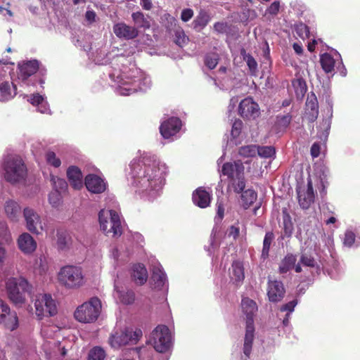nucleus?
I'll return each instance as SVG.
<instances>
[{"label": "nucleus", "mask_w": 360, "mask_h": 360, "mask_svg": "<svg viewBox=\"0 0 360 360\" xmlns=\"http://www.w3.org/2000/svg\"><path fill=\"white\" fill-rule=\"evenodd\" d=\"M167 174L165 162L154 155L144 153L131 161L127 177L135 193L152 200L160 195Z\"/></svg>", "instance_id": "f257e3e1"}, {"label": "nucleus", "mask_w": 360, "mask_h": 360, "mask_svg": "<svg viewBox=\"0 0 360 360\" xmlns=\"http://www.w3.org/2000/svg\"><path fill=\"white\" fill-rule=\"evenodd\" d=\"M109 77L116 84V92L129 96L139 91H146L151 86L150 78L139 69L131 56L122 55L112 58Z\"/></svg>", "instance_id": "f03ea898"}, {"label": "nucleus", "mask_w": 360, "mask_h": 360, "mask_svg": "<svg viewBox=\"0 0 360 360\" xmlns=\"http://www.w3.org/2000/svg\"><path fill=\"white\" fill-rule=\"evenodd\" d=\"M1 172L11 184L22 183L27 176V169L22 159L15 155L6 156L1 164Z\"/></svg>", "instance_id": "7ed1b4c3"}, {"label": "nucleus", "mask_w": 360, "mask_h": 360, "mask_svg": "<svg viewBox=\"0 0 360 360\" xmlns=\"http://www.w3.org/2000/svg\"><path fill=\"white\" fill-rule=\"evenodd\" d=\"M241 307L247 319L246 330L243 345V354L245 356L244 360H247L251 353L252 342L254 340L255 328L253 324V316L257 311V305L254 300L248 297H244L241 302Z\"/></svg>", "instance_id": "20e7f679"}, {"label": "nucleus", "mask_w": 360, "mask_h": 360, "mask_svg": "<svg viewBox=\"0 0 360 360\" xmlns=\"http://www.w3.org/2000/svg\"><path fill=\"white\" fill-rule=\"evenodd\" d=\"M6 288L9 300L15 305L20 307L26 300L30 285L27 281L21 276L11 277L6 282Z\"/></svg>", "instance_id": "39448f33"}, {"label": "nucleus", "mask_w": 360, "mask_h": 360, "mask_svg": "<svg viewBox=\"0 0 360 360\" xmlns=\"http://www.w3.org/2000/svg\"><path fill=\"white\" fill-rule=\"evenodd\" d=\"M58 280L67 289H77L84 283V276L82 267L75 265L63 266L58 274Z\"/></svg>", "instance_id": "423d86ee"}, {"label": "nucleus", "mask_w": 360, "mask_h": 360, "mask_svg": "<svg viewBox=\"0 0 360 360\" xmlns=\"http://www.w3.org/2000/svg\"><path fill=\"white\" fill-rule=\"evenodd\" d=\"M100 228L105 234L113 237L120 236L122 233L121 219L119 214L112 210H101L98 214Z\"/></svg>", "instance_id": "0eeeda50"}, {"label": "nucleus", "mask_w": 360, "mask_h": 360, "mask_svg": "<svg viewBox=\"0 0 360 360\" xmlns=\"http://www.w3.org/2000/svg\"><path fill=\"white\" fill-rule=\"evenodd\" d=\"M101 310V302L98 297H92L89 301L79 306L75 311V319L81 323L95 321Z\"/></svg>", "instance_id": "6e6552de"}, {"label": "nucleus", "mask_w": 360, "mask_h": 360, "mask_svg": "<svg viewBox=\"0 0 360 360\" xmlns=\"http://www.w3.org/2000/svg\"><path fill=\"white\" fill-rule=\"evenodd\" d=\"M245 186V179L240 173H236V176H232L229 184V188L233 189L236 193L242 192L240 196V205L244 209L250 207L257 200V194L252 189H247L243 191Z\"/></svg>", "instance_id": "1a4fd4ad"}, {"label": "nucleus", "mask_w": 360, "mask_h": 360, "mask_svg": "<svg viewBox=\"0 0 360 360\" xmlns=\"http://www.w3.org/2000/svg\"><path fill=\"white\" fill-rule=\"evenodd\" d=\"M141 335V330L133 331L132 329L127 328L114 331L110 335L108 342L112 348L118 349L126 345L136 344Z\"/></svg>", "instance_id": "9d476101"}, {"label": "nucleus", "mask_w": 360, "mask_h": 360, "mask_svg": "<svg viewBox=\"0 0 360 360\" xmlns=\"http://www.w3.org/2000/svg\"><path fill=\"white\" fill-rule=\"evenodd\" d=\"M217 214L214 217V226L210 238V248L208 251L214 253L219 248L221 238L224 236L222 220L224 217V204L222 200H218L217 203Z\"/></svg>", "instance_id": "9b49d317"}, {"label": "nucleus", "mask_w": 360, "mask_h": 360, "mask_svg": "<svg viewBox=\"0 0 360 360\" xmlns=\"http://www.w3.org/2000/svg\"><path fill=\"white\" fill-rule=\"evenodd\" d=\"M154 349L160 353L167 352L172 345V336L166 326H158L151 333L149 340Z\"/></svg>", "instance_id": "f8f14e48"}, {"label": "nucleus", "mask_w": 360, "mask_h": 360, "mask_svg": "<svg viewBox=\"0 0 360 360\" xmlns=\"http://www.w3.org/2000/svg\"><path fill=\"white\" fill-rule=\"evenodd\" d=\"M36 314L39 319L44 316H53L57 312L55 300L49 294H39L34 301Z\"/></svg>", "instance_id": "ddd939ff"}, {"label": "nucleus", "mask_w": 360, "mask_h": 360, "mask_svg": "<svg viewBox=\"0 0 360 360\" xmlns=\"http://www.w3.org/2000/svg\"><path fill=\"white\" fill-rule=\"evenodd\" d=\"M22 213L26 228L30 232L39 235L41 231H46L45 223L42 222L40 215L34 209L25 207Z\"/></svg>", "instance_id": "4468645a"}, {"label": "nucleus", "mask_w": 360, "mask_h": 360, "mask_svg": "<svg viewBox=\"0 0 360 360\" xmlns=\"http://www.w3.org/2000/svg\"><path fill=\"white\" fill-rule=\"evenodd\" d=\"M238 113L245 119L255 120L260 115V108L252 98L247 97L240 102Z\"/></svg>", "instance_id": "2eb2a0df"}, {"label": "nucleus", "mask_w": 360, "mask_h": 360, "mask_svg": "<svg viewBox=\"0 0 360 360\" xmlns=\"http://www.w3.org/2000/svg\"><path fill=\"white\" fill-rule=\"evenodd\" d=\"M4 323L10 330H14L18 326V319L15 312H11L9 307L0 301V323Z\"/></svg>", "instance_id": "dca6fc26"}, {"label": "nucleus", "mask_w": 360, "mask_h": 360, "mask_svg": "<svg viewBox=\"0 0 360 360\" xmlns=\"http://www.w3.org/2000/svg\"><path fill=\"white\" fill-rule=\"evenodd\" d=\"M181 127V120L176 117H172L161 123L160 131L164 139H169L175 136L180 131Z\"/></svg>", "instance_id": "f3484780"}, {"label": "nucleus", "mask_w": 360, "mask_h": 360, "mask_svg": "<svg viewBox=\"0 0 360 360\" xmlns=\"http://www.w3.org/2000/svg\"><path fill=\"white\" fill-rule=\"evenodd\" d=\"M18 69V79L28 86L29 82H27V81L30 77L38 70L39 62L37 60H32L19 63Z\"/></svg>", "instance_id": "a211bd4d"}, {"label": "nucleus", "mask_w": 360, "mask_h": 360, "mask_svg": "<svg viewBox=\"0 0 360 360\" xmlns=\"http://www.w3.org/2000/svg\"><path fill=\"white\" fill-rule=\"evenodd\" d=\"M84 182L87 190L93 193H102L107 188L105 179L96 174H88Z\"/></svg>", "instance_id": "6ab92c4d"}, {"label": "nucleus", "mask_w": 360, "mask_h": 360, "mask_svg": "<svg viewBox=\"0 0 360 360\" xmlns=\"http://www.w3.org/2000/svg\"><path fill=\"white\" fill-rule=\"evenodd\" d=\"M113 32L117 37L124 39H132L139 34L136 27L127 25L124 22H118L114 25Z\"/></svg>", "instance_id": "aec40b11"}, {"label": "nucleus", "mask_w": 360, "mask_h": 360, "mask_svg": "<svg viewBox=\"0 0 360 360\" xmlns=\"http://www.w3.org/2000/svg\"><path fill=\"white\" fill-rule=\"evenodd\" d=\"M285 288L282 282L278 281H269L267 287V296L272 302L281 301L285 295Z\"/></svg>", "instance_id": "412c9836"}, {"label": "nucleus", "mask_w": 360, "mask_h": 360, "mask_svg": "<svg viewBox=\"0 0 360 360\" xmlns=\"http://www.w3.org/2000/svg\"><path fill=\"white\" fill-rule=\"evenodd\" d=\"M18 248L25 255H31L37 249V244L34 238L28 233L20 234L17 240Z\"/></svg>", "instance_id": "4be33fe9"}, {"label": "nucleus", "mask_w": 360, "mask_h": 360, "mask_svg": "<svg viewBox=\"0 0 360 360\" xmlns=\"http://www.w3.org/2000/svg\"><path fill=\"white\" fill-rule=\"evenodd\" d=\"M152 271V280L154 283V287L160 290L167 288V277L162 266L159 263L153 265Z\"/></svg>", "instance_id": "5701e85b"}, {"label": "nucleus", "mask_w": 360, "mask_h": 360, "mask_svg": "<svg viewBox=\"0 0 360 360\" xmlns=\"http://www.w3.org/2000/svg\"><path fill=\"white\" fill-rule=\"evenodd\" d=\"M211 193L203 187L198 188L193 193V203L200 208L207 207L211 202Z\"/></svg>", "instance_id": "b1692460"}, {"label": "nucleus", "mask_w": 360, "mask_h": 360, "mask_svg": "<svg viewBox=\"0 0 360 360\" xmlns=\"http://www.w3.org/2000/svg\"><path fill=\"white\" fill-rule=\"evenodd\" d=\"M298 200L300 205L303 209H307L314 202V193L313 191L312 182L311 180L307 181V189L297 191Z\"/></svg>", "instance_id": "393cba45"}, {"label": "nucleus", "mask_w": 360, "mask_h": 360, "mask_svg": "<svg viewBox=\"0 0 360 360\" xmlns=\"http://www.w3.org/2000/svg\"><path fill=\"white\" fill-rule=\"evenodd\" d=\"M4 211L7 217L13 222L19 221L22 209L20 204L14 200H7L4 204Z\"/></svg>", "instance_id": "a878e982"}, {"label": "nucleus", "mask_w": 360, "mask_h": 360, "mask_svg": "<svg viewBox=\"0 0 360 360\" xmlns=\"http://www.w3.org/2000/svg\"><path fill=\"white\" fill-rule=\"evenodd\" d=\"M67 176L70 185L77 190L83 186V177L81 170L76 166H70L67 170Z\"/></svg>", "instance_id": "bb28decb"}, {"label": "nucleus", "mask_w": 360, "mask_h": 360, "mask_svg": "<svg viewBox=\"0 0 360 360\" xmlns=\"http://www.w3.org/2000/svg\"><path fill=\"white\" fill-rule=\"evenodd\" d=\"M13 89L8 82H2L0 84V102H6L16 95V85L13 83Z\"/></svg>", "instance_id": "cd10ccee"}, {"label": "nucleus", "mask_w": 360, "mask_h": 360, "mask_svg": "<svg viewBox=\"0 0 360 360\" xmlns=\"http://www.w3.org/2000/svg\"><path fill=\"white\" fill-rule=\"evenodd\" d=\"M132 278L139 285L145 283L148 278V272L146 267L141 264H134L132 267Z\"/></svg>", "instance_id": "c85d7f7f"}, {"label": "nucleus", "mask_w": 360, "mask_h": 360, "mask_svg": "<svg viewBox=\"0 0 360 360\" xmlns=\"http://www.w3.org/2000/svg\"><path fill=\"white\" fill-rule=\"evenodd\" d=\"M231 279L238 285L243 282L245 278L243 265L240 262H234L230 271Z\"/></svg>", "instance_id": "c756f323"}, {"label": "nucleus", "mask_w": 360, "mask_h": 360, "mask_svg": "<svg viewBox=\"0 0 360 360\" xmlns=\"http://www.w3.org/2000/svg\"><path fill=\"white\" fill-rule=\"evenodd\" d=\"M171 24L174 25V41L179 46L183 47L188 42V37L185 34L184 30L180 26L176 25V20L174 18H170Z\"/></svg>", "instance_id": "7c9ffc66"}, {"label": "nucleus", "mask_w": 360, "mask_h": 360, "mask_svg": "<svg viewBox=\"0 0 360 360\" xmlns=\"http://www.w3.org/2000/svg\"><path fill=\"white\" fill-rule=\"evenodd\" d=\"M27 101L37 107V110L41 113H50V109L48 103L45 101L44 96L39 94H32Z\"/></svg>", "instance_id": "2f4dec72"}, {"label": "nucleus", "mask_w": 360, "mask_h": 360, "mask_svg": "<svg viewBox=\"0 0 360 360\" xmlns=\"http://www.w3.org/2000/svg\"><path fill=\"white\" fill-rule=\"evenodd\" d=\"M115 296L119 300L124 304H131L135 300V295L132 290H120L117 281L115 282Z\"/></svg>", "instance_id": "473e14b6"}, {"label": "nucleus", "mask_w": 360, "mask_h": 360, "mask_svg": "<svg viewBox=\"0 0 360 360\" xmlns=\"http://www.w3.org/2000/svg\"><path fill=\"white\" fill-rule=\"evenodd\" d=\"M131 18L134 23V27L138 28H143V30L148 29L150 27L149 17L145 15L141 11L134 12L131 14Z\"/></svg>", "instance_id": "72a5a7b5"}, {"label": "nucleus", "mask_w": 360, "mask_h": 360, "mask_svg": "<svg viewBox=\"0 0 360 360\" xmlns=\"http://www.w3.org/2000/svg\"><path fill=\"white\" fill-rule=\"evenodd\" d=\"M301 264L308 267H314L316 264V262L312 255L304 250L302 252L300 261L298 264L295 266V271L297 273L302 271V268L300 266Z\"/></svg>", "instance_id": "f704fd0d"}, {"label": "nucleus", "mask_w": 360, "mask_h": 360, "mask_svg": "<svg viewBox=\"0 0 360 360\" xmlns=\"http://www.w3.org/2000/svg\"><path fill=\"white\" fill-rule=\"evenodd\" d=\"M210 21V15L207 12L201 11L193 21V27L195 30L200 32L206 27Z\"/></svg>", "instance_id": "c9c22d12"}, {"label": "nucleus", "mask_w": 360, "mask_h": 360, "mask_svg": "<svg viewBox=\"0 0 360 360\" xmlns=\"http://www.w3.org/2000/svg\"><path fill=\"white\" fill-rule=\"evenodd\" d=\"M296 261L297 258L295 255L292 254L287 255L281 262L279 266V272L281 274H285L292 268L295 269V266H296Z\"/></svg>", "instance_id": "e433bc0d"}, {"label": "nucleus", "mask_w": 360, "mask_h": 360, "mask_svg": "<svg viewBox=\"0 0 360 360\" xmlns=\"http://www.w3.org/2000/svg\"><path fill=\"white\" fill-rule=\"evenodd\" d=\"M283 228L285 236L290 237L293 230V224L291 220L290 214L288 213L287 209H283Z\"/></svg>", "instance_id": "4c0bfd02"}, {"label": "nucleus", "mask_w": 360, "mask_h": 360, "mask_svg": "<svg viewBox=\"0 0 360 360\" xmlns=\"http://www.w3.org/2000/svg\"><path fill=\"white\" fill-rule=\"evenodd\" d=\"M320 62L323 70L327 72H331L334 70L335 60L329 53H323L321 56Z\"/></svg>", "instance_id": "58836bf2"}, {"label": "nucleus", "mask_w": 360, "mask_h": 360, "mask_svg": "<svg viewBox=\"0 0 360 360\" xmlns=\"http://www.w3.org/2000/svg\"><path fill=\"white\" fill-rule=\"evenodd\" d=\"M306 106L313 117H316L319 112L318 101L314 94H309L306 101Z\"/></svg>", "instance_id": "ea45409f"}, {"label": "nucleus", "mask_w": 360, "mask_h": 360, "mask_svg": "<svg viewBox=\"0 0 360 360\" xmlns=\"http://www.w3.org/2000/svg\"><path fill=\"white\" fill-rule=\"evenodd\" d=\"M217 257L212 259L213 266H214V273L219 276V278L215 280L216 283L219 284L222 288L224 286L223 274L225 271V266L223 265L222 261L220 263L217 261Z\"/></svg>", "instance_id": "a19ab883"}, {"label": "nucleus", "mask_w": 360, "mask_h": 360, "mask_svg": "<svg viewBox=\"0 0 360 360\" xmlns=\"http://www.w3.org/2000/svg\"><path fill=\"white\" fill-rule=\"evenodd\" d=\"M225 152L223 148V154L217 160V166L218 171L220 174L221 182L218 184L217 187V192L220 193L223 195V186L221 185V182L223 181L222 177L225 175V160H224Z\"/></svg>", "instance_id": "79ce46f5"}, {"label": "nucleus", "mask_w": 360, "mask_h": 360, "mask_svg": "<svg viewBox=\"0 0 360 360\" xmlns=\"http://www.w3.org/2000/svg\"><path fill=\"white\" fill-rule=\"evenodd\" d=\"M51 181L53 191H58L60 193L65 191L68 188V184L64 179L51 175Z\"/></svg>", "instance_id": "37998d69"}, {"label": "nucleus", "mask_w": 360, "mask_h": 360, "mask_svg": "<svg viewBox=\"0 0 360 360\" xmlns=\"http://www.w3.org/2000/svg\"><path fill=\"white\" fill-rule=\"evenodd\" d=\"M12 241L11 234L5 223H0V244L8 245Z\"/></svg>", "instance_id": "c03bdc74"}, {"label": "nucleus", "mask_w": 360, "mask_h": 360, "mask_svg": "<svg viewBox=\"0 0 360 360\" xmlns=\"http://www.w3.org/2000/svg\"><path fill=\"white\" fill-rule=\"evenodd\" d=\"M274 239V235L272 232L269 231L265 234L263 241V248L262 251V257L266 259L269 256V252L271 242Z\"/></svg>", "instance_id": "a18cd8bd"}, {"label": "nucleus", "mask_w": 360, "mask_h": 360, "mask_svg": "<svg viewBox=\"0 0 360 360\" xmlns=\"http://www.w3.org/2000/svg\"><path fill=\"white\" fill-rule=\"evenodd\" d=\"M105 358V352L101 347H94L89 353L88 360H104Z\"/></svg>", "instance_id": "49530a36"}, {"label": "nucleus", "mask_w": 360, "mask_h": 360, "mask_svg": "<svg viewBox=\"0 0 360 360\" xmlns=\"http://www.w3.org/2000/svg\"><path fill=\"white\" fill-rule=\"evenodd\" d=\"M258 146L256 145H248L243 146L239 149V153L244 157H255L257 155Z\"/></svg>", "instance_id": "de8ad7c7"}, {"label": "nucleus", "mask_w": 360, "mask_h": 360, "mask_svg": "<svg viewBox=\"0 0 360 360\" xmlns=\"http://www.w3.org/2000/svg\"><path fill=\"white\" fill-rule=\"evenodd\" d=\"M276 150L273 146H258L257 154L263 158H271L275 155Z\"/></svg>", "instance_id": "09e8293b"}, {"label": "nucleus", "mask_w": 360, "mask_h": 360, "mask_svg": "<svg viewBox=\"0 0 360 360\" xmlns=\"http://www.w3.org/2000/svg\"><path fill=\"white\" fill-rule=\"evenodd\" d=\"M219 62V56L216 53H209L205 56V64L210 70L214 69Z\"/></svg>", "instance_id": "8fccbe9b"}, {"label": "nucleus", "mask_w": 360, "mask_h": 360, "mask_svg": "<svg viewBox=\"0 0 360 360\" xmlns=\"http://www.w3.org/2000/svg\"><path fill=\"white\" fill-rule=\"evenodd\" d=\"M62 200L61 193L58 191H53L49 195V202L53 207H58Z\"/></svg>", "instance_id": "3c124183"}, {"label": "nucleus", "mask_w": 360, "mask_h": 360, "mask_svg": "<svg viewBox=\"0 0 360 360\" xmlns=\"http://www.w3.org/2000/svg\"><path fill=\"white\" fill-rule=\"evenodd\" d=\"M11 67L0 61V84L2 82H8L6 79L10 77Z\"/></svg>", "instance_id": "603ef678"}, {"label": "nucleus", "mask_w": 360, "mask_h": 360, "mask_svg": "<svg viewBox=\"0 0 360 360\" xmlns=\"http://www.w3.org/2000/svg\"><path fill=\"white\" fill-rule=\"evenodd\" d=\"M46 160L48 164L53 166L54 167H58L60 166V160L56 157L55 153L49 151L46 154Z\"/></svg>", "instance_id": "864d4df0"}, {"label": "nucleus", "mask_w": 360, "mask_h": 360, "mask_svg": "<svg viewBox=\"0 0 360 360\" xmlns=\"http://www.w3.org/2000/svg\"><path fill=\"white\" fill-rule=\"evenodd\" d=\"M34 268L39 270L40 274L46 272L47 270V262L46 257L41 255L38 259H36Z\"/></svg>", "instance_id": "5fc2aeb1"}, {"label": "nucleus", "mask_w": 360, "mask_h": 360, "mask_svg": "<svg viewBox=\"0 0 360 360\" xmlns=\"http://www.w3.org/2000/svg\"><path fill=\"white\" fill-rule=\"evenodd\" d=\"M243 123L240 120H236L233 123L231 134L233 138H237L242 130Z\"/></svg>", "instance_id": "6e6d98bb"}, {"label": "nucleus", "mask_w": 360, "mask_h": 360, "mask_svg": "<svg viewBox=\"0 0 360 360\" xmlns=\"http://www.w3.org/2000/svg\"><path fill=\"white\" fill-rule=\"evenodd\" d=\"M281 4L279 1H275L266 8L265 15L276 16L280 11Z\"/></svg>", "instance_id": "4d7b16f0"}, {"label": "nucleus", "mask_w": 360, "mask_h": 360, "mask_svg": "<svg viewBox=\"0 0 360 360\" xmlns=\"http://www.w3.org/2000/svg\"><path fill=\"white\" fill-rule=\"evenodd\" d=\"M245 60L251 74L255 75L257 72V63L255 58L252 56L248 55L245 57Z\"/></svg>", "instance_id": "13d9d810"}, {"label": "nucleus", "mask_w": 360, "mask_h": 360, "mask_svg": "<svg viewBox=\"0 0 360 360\" xmlns=\"http://www.w3.org/2000/svg\"><path fill=\"white\" fill-rule=\"evenodd\" d=\"M295 30L297 34L302 38L308 37L309 34V30L308 27L303 24L300 23L296 25Z\"/></svg>", "instance_id": "bf43d9fd"}, {"label": "nucleus", "mask_w": 360, "mask_h": 360, "mask_svg": "<svg viewBox=\"0 0 360 360\" xmlns=\"http://www.w3.org/2000/svg\"><path fill=\"white\" fill-rule=\"evenodd\" d=\"M292 120V116L290 114H286L282 116L277 117V123L280 127H287Z\"/></svg>", "instance_id": "052dcab7"}, {"label": "nucleus", "mask_w": 360, "mask_h": 360, "mask_svg": "<svg viewBox=\"0 0 360 360\" xmlns=\"http://www.w3.org/2000/svg\"><path fill=\"white\" fill-rule=\"evenodd\" d=\"M355 240V235L352 231H347L345 233L344 245L347 247H351Z\"/></svg>", "instance_id": "680f3d73"}, {"label": "nucleus", "mask_w": 360, "mask_h": 360, "mask_svg": "<svg viewBox=\"0 0 360 360\" xmlns=\"http://www.w3.org/2000/svg\"><path fill=\"white\" fill-rule=\"evenodd\" d=\"M297 302L295 300L290 301L288 303L283 305L281 307V311H288L287 314H290V313H292L294 311V309H295V306L297 305Z\"/></svg>", "instance_id": "e2e57ef3"}, {"label": "nucleus", "mask_w": 360, "mask_h": 360, "mask_svg": "<svg viewBox=\"0 0 360 360\" xmlns=\"http://www.w3.org/2000/svg\"><path fill=\"white\" fill-rule=\"evenodd\" d=\"M193 16V11L191 8H185L181 11V19L184 22L189 21Z\"/></svg>", "instance_id": "0e129e2a"}, {"label": "nucleus", "mask_w": 360, "mask_h": 360, "mask_svg": "<svg viewBox=\"0 0 360 360\" xmlns=\"http://www.w3.org/2000/svg\"><path fill=\"white\" fill-rule=\"evenodd\" d=\"M240 227L238 223L230 226L229 230V237H232L233 240H236L239 236Z\"/></svg>", "instance_id": "69168bd1"}, {"label": "nucleus", "mask_w": 360, "mask_h": 360, "mask_svg": "<svg viewBox=\"0 0 360 360\" xmlns=\"http://www.w3.org/2000/svg\"><path fill=\"white\" fill-rule=\"evenodd\" d=\"M57 245L60 250H65L68 247L67 238L63 235L58 236Z\"/></svg>", "instance_id": "338daca9"}, {"label": "nucleus", "mask_w": 360, "mask_h": 360, "mask_svg": "<svg viewBox=\"0 0 360 360\" xmlns=\"http://www.w3.org/2000/svg\"><path fill=\"white\" fill-rule=\"evenodd\" d=\"M243 14L245 15V18H243L242 20H253L257 17V13L255 10L252 9H246L245 11L243 13Z\"/></svg>", "instance_id": "774afa93"}]
</instances>
